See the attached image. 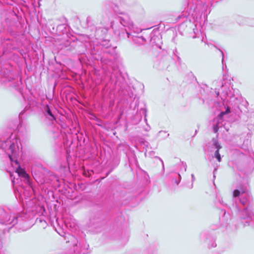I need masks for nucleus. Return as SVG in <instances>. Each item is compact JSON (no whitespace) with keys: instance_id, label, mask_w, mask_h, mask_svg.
Instances as JSON below:
<instances>
[{"instance_id":"nucleus-1","label":"nucleus","mask_w":254,"mask_h":254,"mask_svg":"<svg viewBox=\"0 0 254 254\" xmlns=\"http://www.w3.org/2000/svg\"><path fill=\"white\" fill-rule=\"evenodd\" d=\"M8 144L9 147L6 150V152L8 154L11 161V164L12 167L19 177L25 179V183L28 185L30 184L29 175L26 173L25 170L22 168L17 161V157L19 156V149L14 143H10L8 142H4L2 144V147H4L5 145Z\"/></svg>"},{"instance_id":"nucleus-2","label":"nucleus","mask_w":254,"mask_h":254,"mask_svg":"<svg viewBox=\"0 0 254 254\" xmlns=\"http://www.w3.org/2000/svg\"><path fill=\"white\" fill-rule=\"evenodd\" d=\"M121 23L124 27H127L130 30L135 32L132 22L127 15L121 18Z\"/></svg>"},{"instance_id":"nucleus-3","label":"nucleus","mask_w":254,"mask_h":254,"mask_svg":"<svg viewBox=\"0 0 254 254\" xmlns=\"http://www.w3.org/2000/svg\"><path fill=\"white\" fill-rule=\"evenodd\" d=\"M212 147L216 149L215 152V156L217 158L219 162L221 161V156L219 152V150L221 148V146L219 144L218 141L216 139H213L212 140Z\"/></svg>"},{"instance_id":"nucleus-4","label":"nucleus","mask_w":254,"mask_h":254,"mask_svg":"<svg viewBox=\"0 0 254 254\" xmlns=\"http://www.w3.org/2000/svg\"><path fill=\"white\" fill-rule=\"evenodd\" d=\"M230 112V109L227 108L225 112H221L218 116V123L216 125H214L213 127V130L214 132H217L219 128V124L220 122L222 120V117Z\"/></svg>"},{"instance_id":"nucleus-5","label":"nucleus","mask_w":254,"mask_h":254,"mask_svg":"<svg viewBox=\"0 0 254 254\" xmlns=\"http://www.w3.org/2000/svg\"><path fill=\"white\" fill-rule=\"evenodd\" d=\"M243 214L247 216V218L244 217V218L248 219V221H249L250 219H254V215L253 213L251 212H249L247 208L244 210Z\"/></svg>"},{"instance_id":"nucleus-6","label":"nucleus","mask_w":254,"mask_h":254,"mask_svg":"<svg viewBox=\"0 0 254 254\" xmlns=\"http://www.w3.org/2000/svg\"><path fill=\"white\" fill-rule=\"evenodd\" d=\"M47 114L50 115L53 119L54 118L53 115L52 114L49 107L48 106L47 107V110H46Z\"/></svg>"},{"instance_id":"nucleus-7","label":"nucleus","mask_w":254,"mask_h":254,"mask_svg":"<svg viewBox=\"0 0 254 254\" xmlns=\"http://www.w3.org/2000/svg\"><path fill=\"white\" fill-rule=\"evenodd\" d=\"M240 192L238 190H235L233 192V195L235 197H237L239 195Z\"/></svg>"},{"instance_id":"nucleus-8","label":"nucleus","mask_w":254,"mask_h":254,"mask_svg":"<svg viewBox=\"0 0 254 254\" xmlns=\"http://www.w3.org/2000/svg\"><path fill=\"white\" fill-rule=\"evenodd\" d=\"M141 144L144 148L148 147V143L146 141H142L141 142Z\"/></svg>"},{"instance_id":"nucleus-9","label":"nucleus","mask_w":254,"mask_h":254,"mask_svg":"<svg viewBox=\"0 0 254 254\" xmlns=\"http://www.w3.org/2000/svg\"><path fill=\"white\" fill-rule=\"evenodd\" d=\"M137 39L138 40V42H140V41L144 42L145 41V39L142 37H138Z\"/></svg>"},{"instance_id":"nucleus-10","label":"nucleus","mask_w":254,"mask_h":254,"mask_svg":"<svg viewBox=\"0 0 254 254\" xmlns=\"http://www.w3.org/2000/svg\"><path fill=\"white\" fill-rule=\"evenodd\" d=\"M240 202L243 204L246 203V200L243 199H240Z\"/></svg>"},{"instance_id":"nucleus-11","label":"nucleus","mask_w":254,"mask_h":254,"mask_svg":"<svg viewBox=\"0 0 254 254\" xmlns=\"http://www.w3.org/2000/svg\"><path fill=\"white\" fill-rule=\"evenodd\" d=\"M147 150H146V151L145 152V155H147Z\"/></svg>"},{"instance_id":"nucleus-12","label":"nucleus","mask_w":254,"mask_h":254,"mask_svg":"<svg viewBox=\"0 0 254 254\" xmlns=\"http://www.w3.org/2000/svg\"><path fill=\"white\" fill-rule=\"evenodd\" d=\"M191 177H192V179H193V178H194V175H193V174H192V175H191Z\"/></svg>"}]
</instances>
